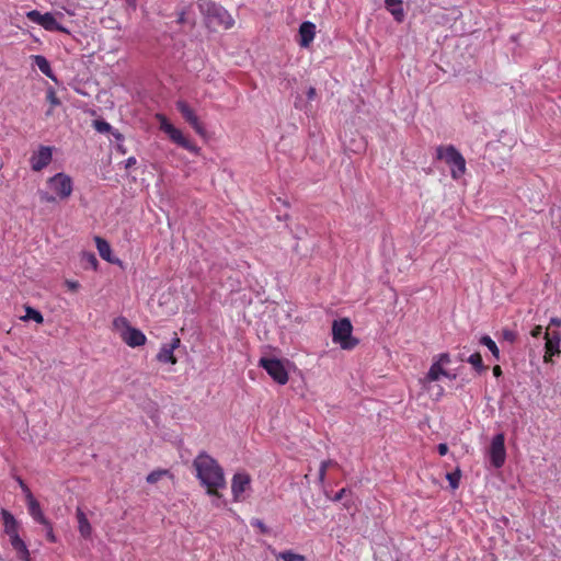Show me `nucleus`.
I'll return each instance as SVG.
<instances>
[{"instance_id": "1", "label": "nucleus", "mask_w": 561, "mask_h": 561, "mask_svg": "<svg viewBox=\"0 0 561 561\" xmlns=\"http://www.w3.org/2000/svg\"><path fill=\"white\" fill-rule=\"evenodd\" d=\"M193 467L196 471V478L206 488V493L220 499L222 496L220 490L225 489L227 483L224 469L218 461L203 451L193 460Z\"/></svg>"}, {"instance_id": "2", "label": "nucleus", "mask_w": 561, "mask_h": 561, "mask_svg": "<svg viewBox=\"0 0 561 561\" xmlns=\"http://www.w3.org/2000/svg\"><path fill=\"white\" fill-rule=\"evenodd\" d=\"M197 5L210 31L229 30L234 25L233 18L222 5L210 0H198Z\"/></svg>"}, {"instance_id": "3", "label": "nucleus", "mask_w": 561, "mask_h": 561, "mask_svg": "<svg viewBox=\"0 0 561 561\" xmlns=\"http://www.w3.org/2000/svg\"><path fill=\"white\" fill-rule=\"evenodd\" d=\"M47 186L54 194L39 191V199L43 203H56L57 198L61 201L67 199L71 196L73 191L71 178L64 172H59L54 176H50L47 180Z\"/></svg>"}, {"instance_id": "4", "label": "nucleus", "mask_w": 561, "mask_h": 561, "mask_svg": "<svg viewBox=\"0 0 561 561\" xmlns=\"http://www.w3.org/2000/svg\"><path fill=\"white\" fill-rule=\"evenodd\" d=\"M1 517L5 535L9 537L10 545L21 561H32L30 551L24 540L19 535V523L15 517L7 510L1 511Z\"/></svg>"}, {"instance_id": "5", "label": "nucleus", "mask_w": 561, "mask_h": 561, "mask_svg": "<svg viewBox=\"0 0 561 561\" xmlns=\"http://www.w3.org/2000/svg\"><path fill=\"white\" fill-rule=\"evenodd\" d=\"M437 159L444 160L450 168L454 180L460 179L466 172V160L462 154L453 146H439L436 150Z\"/></svg>"}, {"instance_id": "6", "label": "nucleus", "mask_w": 561, "mask_h": 561, "mask_svg": "<svg viewBox=\"0 0 561 561\" xmlns=\"http://www.w3.org/2000/svg\"><path fill=\"white\" fill-rule=\"evenodd\" d=\"M353 325L348 318L334 320L332 324V340L342 350H353L357 346L358 340L352 336Z\"/></svg>"}, {"instance_id": "7", "label": "nucleus", "mask_w": 561, "mask_h": 561, "mask_svg": "<svg viewBox=\"0 0 561 561\" xmlns=\"http://www.w3.org/2000/svg\"><path fill=\"white\" fill-rule=\"evenodd\" d=\"M156 119L159 123L160 130L165 133L174 144L186 149L190 152H193V153L198 152L199 148L194 142H192L190 139H187L179 128L174 127L169 122V119L167 118L165 115L157 114Z\"/></svg>"}, {"instance_id": "8", "label": "nucleus", "mask_w": 561, "mask_h": 561, "mask_svg": "<svg viewBox=\"0 0 561 561\" xmlns=\"http://www.w3.org/2000/svg\"><path fill=\"white\" fill-rule=\"evenodd\" d=\"M259 365L266 370L275 382L279 385L287 383L288 373L280 359L262 357Z\"/></svg>"}, {"instance_id": "9", "label": "nucleus", "mask_w": 561, "mask_h": 561, "mask_svg": "<svg viewBox=\"0 0 561 561\" xmlns=\"http://www.w3.org/2000/svg\"><path fill=\"white\" fill-rule=\"evenodd\" d=\"M26 18L46 31L68 33V30L60 25L50 12L41 13L37 10H32L26 13Z\"/></svg>"}, {"instance_id": "10", "label": "nucleus", "mask_w": 561, "mask_h": 561, "mask_svg": "<svg viewBox=\"0 0 561 561\" xmlns=\"http://www.w3.org/2000/svg\"><path fill=\"white\" fill-rule=\"evenodd\" d=\"M489 457L492 466L496 469L501 468L506 459L505 437L504 434H496L491 442L489 448Z\"/></svg>"}, {"instance_id": "11", "label": "nucleus", "mask_w": 561, "mask_h": 561, "mask_svg": "<svg viewBox=\"0 0 561 561\" xmlns=\"http://www.w3.org/2000/svg\"><path fill=\"white\" fill-rule=\"evenodd\" d=\"M181 345V340L176 333H174L173 337L169 343H164L161 345L156 359L161 364H170L175 365L178 363V358L174 355V351L179 348Z\"/></svg>"}, {"instance_id": "12", "label": "nucleus", "mask_w": 561, "mask_h": 561, "mask_svg": "<svg viewBox=\"0 0 561 561\" xmlns=\"http://www.w3.org/2000/svg\"><path fill=\"white\" fill-rule=\"evenodd\" d=\"M53 160V148L49 146H41L37 151L33 152L30 162L31 168L35 172L42 171Z\"/></svg>"}, {"instance_id": "13", "label": "nucleus", "mask_w": 561, "mask_h": 561, "mask_svg": "<svg viewBox=\"0 0 561 561\" xmlns=\"http://www.w3.org/2000/svg\"><path fill=\"white\" fill-rule=\"evenodd\" d=\"M251 477L247 472H237L231 480V492L233 500L239 502L243 500V493L250 489Z\"/></svg>"}, {"instance_id": "14", "label": "nucleus", "mask_w": 561, "mask_h": 561, "mask_svg": "<svg viewBox=\"0 0 561 561\" xmlns=\"http://www.w3.org/2000/svg\"><path fill=\"white\" fill-rule=\"evenodd\" d=\"M176 108L182 114L184 119L193 127V129L201 136L205 135V129L202 123L199 122L197 115L194 110L185 102L178 101Z\"/></svg>"}, {"instance_id": "15", "label": "nucleus", "mask_w": 561, "mask_h": 561, "mask_svg": "<svg viewBox=\"0 0 561 561\" xmlns=\"http://www.w3.org/2000/svg\"><path fill=\"white\" fill-rule=\"evenodd\" d=\"M545 340H546V344H545L543 362L550 363L552 356L559 355L561 353V350H560L561 334L559 331L546 332Z\"/></svg>"}, {"instance_id": "16", "label": "nucleus", "mask_w": 561, "mask_h": 561, "mask_svg": "<svg viewBox=\"0 0 561 561\" xmlns=\"http://www.w3.org/2000/svg\"><path fill=\"white\" fill-rule=\"evenodd\" d=\"M121 339L130 347L142 346L147 342L146 335L137 328H128L121 332Z\"/></svg>"}, {"instance_id": "17", "label": "nucleus", "mask_w": 561, "mask_h": 561, "mask_svg": "<svg viewBox=\"0 0 561 561\" xmlns=\"http://www.w3.org/2000/svg\"><path fill=\"white\" fill-rule=\"evenodd\" d=\"M316 35V25L312 22H304L299 26V44L301 47H308Z\"/></svg>"}, {"instance_id": "18", "label": "nucleus", "mask_w": 561, "mask_h": 561, "mask_svg": "<svg viewBox=\"0 0 561 561\" xmlns=\"http://www.w3.org/2000/svg\"><path fill=\"white\" fill-rule=\"evenodd\" d=\"M385 7L393 16L394 21L402 23L405 19L403 0H385Z\"/></svg>"}, {"instance_id": "19", "label": "nucleus", "mask_w": 561, "mask_h": 561, "mask_svg": "<svg viewBox=\"0 0 561 561\" xmlns=\"http://www.w3.org/2000/svg\"><path fill=\"white\" fill-rule=\"evenodd\" d=\"M76 516H77V520H78V530H79L81 537H83L85 539L90 538L92 535V526H91L87 515L80 507H77Z\"/></svg>"}, {"instance_id": "20", "label": "nucleus", "mask_w": 561, "mask_h": 561, "mask_svg": "<svg viewBox=\"0 0 561 561\" xmlns=\"http://www.w3.org/2000/svg\"><path fill=\"white\" fill-rule=\"evenodd\" d=\"M27 508H28L30 515L33 517V519L36 523H39V524L46 523L47 518L43 514L41 505H39L38 501L33 496V494H28Z\"/></svg>"}, {"instance_id": "21", "label": "nucleus", "mask_w": 561, "mask_h": 561, "mask_svg": "<svg viewBox=\"0 0 561 561\" xmlns=\"http://www.w3.org/2000/svg\"><path fill=\"white\" fill-rule=\"evenodd\" d=\"M94 241H95L96 249L99 251L100 256L110 263H114L115 260H113L111 256L112 250H111L110 243L101 237H95Z\"/></svg>"}, {"instance_id": "22", "label": "nucleus", "mask_w": 561, "mask_h": 561, "mask_svg": "<svg viewBox=\"0 0 561 561\" xmlns=\"http://www.w3.org/2000/svg\"><path fill=\"white\" fill-rule=\"evenodd\" d=\"M31 58L34 60V64L38 67L42 73L47 76L48 78L56 80L49 61L42 55H33Z\"/></svg>"}, {"instance_id": "23", "label": "nucleus", "mask_w": 561, "mask_h": 561, "mask_svg": "<svg viewBox=\"0 0 561 561\" xmlns=\"http://www.w3.org/2000/svg\"><path fill=\"white\" fill-rule=\"evenodd\" d=\"M440 376H448V373L440 366V363H433L426 377V381H436L440 378Z\"/></svg>"}, {"instance_id": "24", "label": "nucleus", "mask_w": 561, "mask_h": 561, "mask_svg": "<svg viewBox=\"0 0 561 561\" xmlns=\"http://www.w3.org/2000/svg\"><path fill=\"white\" fill-rule=\"evenodd\" d=\"M467 362L470 365H472V367L478 374H481L488 369V367L483 364L482 356L479 352H476L472 355H470Z\"/></svg>"}, {"instance_id": "25", "label": "nucleus", "mask_w": 561, "mask_h": 561, "mask_svg": "<svg viewBox=\"0 0 561 561\" xmlns=\"http://www.w3.org/2000/svg\"><path fill=\"white\" fill-rule=\"evenodd\" d=\"M479 342H480V344H482L489 348V351L492 353L493 357L496 360L500 359L499 347H497L496 343L489 335L481 336Z\"/></svg>"}, {"instance_id": "26", "label": "nucleus", "mask_w": 561, "mask_h": 561, "mask_svg": "<svg viewBox=\"0 0 561 561\" xmlns=\"http://www.w3.org/2000/svg\"><path fill=\"white\" fill-rule=\"evenodd\" d=\"M25 316L21 318L23 321L33 320L38 324L44 322V317L38 310L27 306L25 307Z\"/></svg>"}, {"instance_id": "27", "label": "nucleus", "mask_w": 561, "mask_h": 561, "mask_svg": "<svg viewBox=\"0 0 561 561\" xmlns=\"http://www.w3.org/2000/svg\"><path fill=\"white\" fill-rule=\"evenodd\" d=\"M276 558L284 561H306L305 556L296 553L291 550L282 551L276 556Z\"/></svg>"}, {"instance_id": "28", "label": "nucleus", "mask_w": 561, "mask_h": 561, "mask_svg": "<svg viewBox=\"0 0 561 561\" xmlns=\"http://www.w3.org/2000/svg\"><path fill=\"white\" fill-rule=\"evenodd\" d=\"M337 462L334 461V460H324L321 462L320 465V469H319V476H318V479H319V482L322 484L325 480V476H327V471H329V467H337Z\"/></svg>"}, {"instance_id": "29", "label": "nucleus", "mask_w": 561, "mask_h": 561, "mask_svg": "<svg viewBox=\"0 0 561 561\" xmlns=\"http://www.w3.org/2000/svg\"><path fill=\"white\" fill-rule=\"evenodd\" d=\"M113 329L118 331L119 333L122 331H127L128 328H131L129 324V321L125 317H117L113 320Z\"/></svg>"}, {"instance_id": "30", "label": "nucleus", "mask_w": 561, "mask_h": 561, "mask_svg": "<svg viewBox=\"0 0 561 561\" xmlns=\"http://www.w3.org/2000/svg\"><path fill=\"white\" fill-rule=\"evenodd\" d=\"M169 474L170 471L167 469L154 470L147 476L146 480L148 483L153 484L157 483L162 477Z\"/></svg>"}, {"instance_id": "31", "label": "nucleus", "mask_w": 561, "mask_h": 561, "mask_svg": "<svg viewBox=\"0 0 561 561\" xmlns=\"http://www.w3.org/2000/svg\"><path fill=\"white\" fill-rule=\"evenodd\" d=\"M446 478L449 482V485L451 489H457L459 486L460 478H461V471L460 469H456L454 472H449L446 474Z\"/></svg>"}, {"instance_id": "32", "label": "nucleus", "mask_w": 561, "mask_h": 561, "mask_svg": "<svg viewBox=\"0 0 561 561\" xmlns=\"http://www.w3.org/2000/svg\"><path fill=\"white\" fill-rule=\"evenodd\" d=\"M501 337H502L504 341H506V342H508V343L513 344V343H515V341L517 340V333H516V331H514V330H511V329L505 328V329H503V330L501 331Z\"/></svg>"}, {"instance_id": "33", "label": "nucleus", "mask_w": 561, "mask_h": 561, "mask_svg": "<svg viewBox=\"0 0 561 561\" xmlns=\"http://www.w3.org/2000/svg\"><path fill=\"white\" fill-rule=\"evenodd\" d=\"M46 100H47V102L50 103V105L53 107H55V106L60 104V101H59V99H58V96H57V94H56V92H55V90L53 88H49L47 90V92H46Z\"/></svg>"}, {"instance_id": "34", "label": "nucleus", "mask_w": 561, "mask_h": 561, "mask_svg": "<svg viewBox=\"0 0 561 561\" xmlns=\"http://www.w3.org/2000/svg\"><path fill=\"white\" fill-rule=\"evenodd\" d=\"M83 260L89 264V266L93 270L98 268L99 262L94 253L85 252L83 253Z\"/></svg>"}, {"instance_id": "35", "label": "nucleus", "mask_w": 561, "mask_h": 561, "mask_svg": "<svg viewBox=\"0 0 561 561\" xmlns=\"http://www.w3.org/2000/svg\"><path fill=\"white\" fill-rule=\"evenodd\" d=\"M46 530V538L50 542H56V536L54 534L53 524L47 519L46 523H42Z\"/></svg>"}, {"instance_id": "36", "label": "nucleus", "mask_w": 561, "mask_h": 561, "mask_svg": "<svg viewBox=\"0 0 561 561\" xmlns=\"http://www.w3.org/2000/svg\"><path fill=\"white\" fill-rule=\"evenodd\" d=\"M94 127L100 133H106L111 129V125L105 121H94Z\"/></svg>"}, {"instance_id": "37", "label": "nucleus", "mask_w": 561, "mask_h": 561, "mask_svg": "<svg viewBox=\"0 0 561 561\" xmlns=\"http://www.w3.org/2000/svg\"><path fill=\"white\" fill-rule=\"evenodd\" d=\"M251 525L253 527L259 528L262 534H266L268 531L267 527L265 526V524L261 519H257V518L253 519L251 522Z\"/></svg>"}, {"instance_id": "38", "label": "nucleus", "mask_w": 561, "mask_h": 561, "mask_svg": "<svg viewBox=\"0 0 561 561\" xmlns=\"http://www.w3.org/2000/svg\"><path fill=\"white\" fill-rule=\"evenodd\" d=\"M436 363H440V366L448 365L450 363L449 354L442 353L438 355V360Z\"/></svg>"}, {"instance_id": "39", "label": "nucleus", "mask_w": 561, "mask_h": 561, "mask_svg": "<svg viewBox=\"0 0 561 561\" xmlns=\"http://www.w3.org/2000/svg\"><path fill=\"white\" fill-rule=\"evenodd\" d=\"M18 481H19V484H20L22 491L26 495V500H28V494H32L31 490L28 489V486L24 483V481L22 479L19 478Z\"/></svg>"}, {"instance_id": "40", "label": "nucleus", "mask_w": 561, "mask_h": 561, "mask_svg": "<svg viewBox=\"0 0 561 561\" xmlns=\"http://www.w3.org/2000/svg\"><path fill=\"white\" fill-rule=\"evenodd\" d=\"M530 334L533 337H539L542 334V327L541 325L534 327V329L530 331Z\"/></svg>"}, {"instance_id": "41", "label": "nucleus", "mask_w": 561, "mask_h": 561, "mask_svg": "<svg viewBox=\"0 0 561 561\" xmlns=\"http://www.w3.org/2000/svg\"><path fill=\"white\" fill-rule=\"evenodd\" d=\"M437 450H438V454H439L440 456H445V455L448 453V446H447V444H444V443L439 444V445L437 446Z\"/></svg>"}, {"instance_id": "42", "label": "nucleus", "mask_w": 561, "mask_h": 561, "mask_svg": "<svg viewBox=\"0 0 561 561\" xmlns=\"http://www.w3.org/2000/svg\"><path fill=\"white\" fill-rule=\"evenodd\" d=\"M492 371H493V375H494L495 377H501V376H502V374H503L502 368H501V366H500V365H495V366L493 367Z\"/></svg>"}, {"instance_id": "43", "label": "nucleus", "mask_w": 561, "mask_h": 561, "mask_svg": "<svg viewBox=\"0 0 561 561\" xmlns=\"http://www.w3.org/2000/svg\"><path fill=\"white\" fill-rule=\"evenodd\" d=\"M551 325L561 327V319L560 318H551L549 327H551Z\"/></svg>"}, {"instance_id": "44", "label": "nucleus", "mask_w": 561, "mask_h": 561, "mask_svg": "<svg viewBox=\"0 0 561 561\" xmlns=\"http://www.w3.org/2000/svg\"><path fill=\"white\" fill-rule=\"evenodd\" d=\"M346 490L345 489H341L336 494H335V497H334V501H340L343 499L344 494H345Z\"/></svg>"}, {"instance_id": "45", "label": "nucleus", "mask_w": 561, "mask_h": 561, "mask_svg": "<svg viewBox=\"0 0 561 561\" xmlns=\"http://www.w3.org/2000/svg\"><path fill=\"white\" fill-rule=\"evenodd\" d=\"M67 285L71 290H77L79 287V284L77 282H67Z\"/></svg>"}, {"instance_id": "46", "label": "nucleus", "mask_w": 561, "mask_h": 561, "mask_svg": "<svg viewBox=\"0 0 561 561\" xmlns=\"http://www.w3.org/2000/svg\"><path fill=\"white\" fill-rule=\"evenodd\" d=\"M134 164H136V158H134V157L128 158L126 161V168H130Z\"/></svg>"}, {"instance_id": "47", "label": "nucleus", "mask_w": 561, "mask_h": 561, "mask_svg": "<svg viewBox=\"0 0 561 561\" xmlns=\"http://www.w3.org/2000/svg\"><path fill=\"white\" fill-rule=\"evenodd\" d=\"M316 94V89L314 88H310L307 95L309 99H312Z\"/></svg>"}]
</instances>
